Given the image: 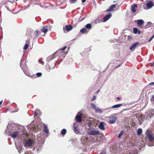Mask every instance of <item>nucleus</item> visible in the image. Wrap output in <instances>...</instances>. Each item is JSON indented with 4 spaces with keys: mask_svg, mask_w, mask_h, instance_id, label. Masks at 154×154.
I'll return each instance as SVG.
<instances>
[{
    "mask_svg": "<svg viewBox=\"0 0 154 154\" xmlns=\"http://www.w3.org/2000/svg\"><path fill=\"white\" fill-rule=\"evenodd\" d=\"M145 134L148 138L151 141L148 144V146L150 147L154 146V137L152 135L151 131L147 130L146 131Z\"/></svg>",
    "mask_w": 154,
    "mask_h": 154,
    "instance_id": "obj_1",
    "label": "nucleus"
},
{
    "mask_svg": "<svg viewBox=\"0 0 154 154\" xmlns=\"http://www.w3.org/2000/svg\"><path fill=\"white\" fill-rule=\"evenodd\" d=\"M92 26L90 23L86 24L85 27L80 30V32L82 33H85L88 32L91 29Z\"/></svg>",
    "mask_w": 154,
    "mask_h": 154,
    "instance_id": "obj_2",
    "label": "nucleus"
},
{
    "mask_svg": "<svg viewBox=\"0 0 154 154\" xmlns=\"http://www.w3.org/2000/svg\"><path fill=\"white\" fill-rule=\"evenodd\" d=\"M44 143V141L43 140L40 141L37 146L33 148V150L35 151L36 152H40L41 150Z\"/></svg>",
    "mask_w": 154,
    "mask_h": 154,
    "instance_id": "obj_3",
    "label": "nucleus"
},
{
    "mask_svg": "<svg viewBox=\"0 0 154 154\" xmlns=\"http://www.w3.org/2000/svg\"><path fill=\"white\" fill-rule=\"evenodd\" d=\"M20 65L25 74L28 76H30V75H29V73L27 71V67L26 64H25L23 65L22 63V62H21Z\"/></svg>",
    "mask_w": 154,
    "mask_h": 154,
    "instance_id": "obj_4",
    "label": "nucleus"
},
{
    "mask_svg": "<svg viewBox=\"0 0 154 154\" xmlns=\"http://www.w3.org/2000/svg\"><path fill=\"white\" fill-rule=\"evenodd\" d=\"M88 133L90 135L95 136L98 135L99 133V131L97 129L91 128L89 130Z\"/></svg>",
    "mask_w": 154,
    "mask_h": 154,
    "instance_id": "obj_5",
    "label": "nucleus"
},
{
    "mask_svg": "<svg viewBox=\"0 0 154 154\" xmlns=\"http://www.w3.org/2000/svg\"><path fill=\"white\" fill-rule=\"evenodd\" d=\"M59 52L58 51H57L53 54L48 56L46 59L47 61L49 62L50 61L59 55Z\"/></svg>",
    "mask_w": 154,
    "mask_h": 154,
    "instance_id": "obj_6",
    "label": "nucleus"
},
{
    "mask_svg": "<svg viewBox=\"0 0 154 154\" xmlns=\"http://www.w3.org/2000/svg\"><path fill=\"white\" fill-rule=\"evenodd\" d=\"M33 140L30 139L26 140L24 143V145L26 147H29L31 146L32 144Z\"/></svg>",
    "mask_w": 154,
    "mask_h": 154,
    "instance_id": "obj_7",
    "label": "nucleus"
},
{
    "mask_svg": "<svg viewBox=\"0 0 154 154\" xmlns=\"http://www.w3.org/2000/svg\"><path fill=\"white\" fill-rule=\"evenodd\" d=\"M117 119V117L114 116H111L109 119L108 122L110 124H113L115 122Z\"/></svg>",
    "mask_w": 154,
    "mask_h": 154,
    "instance_id": "obj_8",
    "label": "nucleus"
},
{
    "mask_svg": "<svg viewBox=\"0 0 154 154\" xmlns=\"http://www.w3.org/2000/svg\"><path fill=\"white\" fill-rule=\"evenodd\" d=\"M82 113L79 114H77L75 118V120L76 122H81L82 121Z\"/></svg>",
    "mask_w": 154,
    "mask_h": 154,
    "instance_id": "obj_9",
    "label": "nucleus"
},
{
    "mask_svg": "<svg viewBox=\"0 0 154 154\" xmlns=\"http://www.w3.org/2000/svg\"><path fill=\"white\" fill-rule=\"evenodd\" d=\"M112 16V15L111 13L108 14L106 15L103 19V22H105L108 20Z\"/></svg>",
    "mask_w": 154,
    "mask_h": 154,
    "instance_id": "obj_10",
    "label": "nucleus"
},
{
    "mask_svg": "<svg viewBox=\"0 0 154 154\" xmlns=\"http://www.w3.org/2000/svg\"><path fill=\"white\" fill-rule=\"evenodd\" d=\"M15 146L17 149L18 151V152L20 153L23 151V149L22 146L20 144H15Z\"/></svg>",
    "mask_w": 154,
    "mask_h": 154,
    "instance_id": "obj_11",
    "label": "nucleus"
},
{
    "mask_svg": "<svg viewBox=\"0 0 154 154\" xmlns=\"http://www.w3.org/2000/svg\"><path fill=\"white\" fill-rule=\"evenodd\" d=\"M66 46H64L63 48H62L60 50H59L58 51L59 52V56H63V58H64L65 56V53L62 52H60V51H63L65 50L66 48Z\"/></svg>",
    "mask_w": 154,
    "mask_h": 154,
    "instance_id": "obj_12",
    "label": "nucleus"
},
{
    "mask_svg": "<svg viewBox=\"0 0 154 154\" xmlns=\"http://www.w3.org/2000/svg\"><path fill=\"white\" fill-rule=\"evenodd\" d=\"M73 26L71 25H66L65 27V28L63 27V29L64 32H65V29L67 31H69L71 30L72 29Z\"/></svg>",
    "mask_w": 154,
    "mask_h": 154,
    "instance_id": "obj_13",
    "label": "nucleus"
},
{
    "mask_svg": "<svg viewBox=\"0 0 154 154\" xmlns=\"http://www.w3.org/2000/svg\"><path fill=\"white\" fill-rule=\"evenodd\" d=\"M116 6L115 4H113L110 6L106 10V12H110L114 11V9L116 8Z\"/></svg>",
    "mask_w": 154,
    "mask_h": 154,
    "instance_id": "obj_14",
    "label": "nucleus"
},
{
    "mask_svg": "<svg viewBox=\"0 0 154 154\" xmlns=\"http://www.w3.org/2000/svg\"><path fill=\"white\" fill-rule=\"evenodd\" d=\"M139 44V43L138 42L134 43L130 47V50L134 51V48L136 47V46Z\"/></svg>",
    "mask_w": 154,
    "mask_h": 154,
    "instance_id": "obj_15",
    "label": "nucleus"
},
{
    "mask_svg": "<svg viewBox=\"0 0 154 154\" xmlns=\"http://www.w3.org/2000/svg\"><path fill=\"white\" fill-rule=\"evenodd\" d=\"M104 122H102L99 125L98 127L100 129L103 130H104L105 129L104 125Z\"/></svg>",
    "mask_w": 154,
    "mask_h": 154,
    "instance_id": "obj_16",
    "label": "nucleus"
},
{
    "mask_svg": "<svg viewBox=\"0 0 154 154\" xmlns=\"http://www.w3.org/2000/svg\"><path fill=\"white\" fill-rule=\"evenodd\" d=\"M154 114V109L152 110L151 113H150L146 116V118L148 119H149L153 117Z\"/></svg>",
    "mask_w": 154,
    "mask_h": 154,
    "instance_id": "obj_17",
    "label": "nucleus"
},
{
    "mask_svg": "<svg viewBox=\"0 0 154 154\" xmlns=\"http://www.w3.org/2000/svg\"><path fill=\"white\" fill-rule=\"evenodd\" d=\"M137 25L139 26H140L144 23V21L141 19L138 20H137Z\"/></svg>",
    "mask_w": 154,
    "mask_h": 154,
    "instance_id": "obj_18",
    "label": "nucleus"
},
{
    "mask_svg": "<svg viewBox=\"0 0 154 154\" xmlns=\"http://www.w3.org/2000/svg\"><path fill=\"white\" fill-rule=\"evenodd\" d=\"M137 7V5L136 4H134L132 5L131 6V12L132 13H135L136 12V10L135 9V8Z\"/></svg>",
    "mask_w": 154,
    "mask_h": 154,
    "instance_id": "obj_19",
    "label": "nucleus"
},
{
    "mask_svg": "<svg viewBox=\"0 0 154 154\" xmlns=\"http://www.w3.org/2000/svg\"><path fill=\"white\" fill-rule=\"evenodd\" d=\"M146 5L148 9L150 8L153 6L152 2L151 1H149L147 3Z\"/></svg>",
    "mask_w": 154,
    "mask_h": 154,
    "instance_id": "obj_20",
    "label": "nucleus"
},
{
    "mask_svg": "<svg viewBox=\"0 0 154 154\" xmlns=\"http://www.w3.org/2000/svg\"><path fill=\"white\" fill-rule=\"evenodd\" d=\"M19 134V132L18 131H16L11 133L10 136L11 137L13 138H15L17 135Z\"/></svg>",
    "mask_w": 154,
    "mask_h": 154,
    "instance_id": "obj_21",
    "label": "nucleus"
},
{
    "mask_svg": "<svg viewBox=\"0 0 154 154\" xmlns=\"http://www.w3.org/2000/svg\"><path fill=\"white\" fill-rule=\"evenodd\" d=\"M48 26H44L41 29V30L42 32L45 33L48 31Z\"/></svg>",
    "mask_w": 154,
    "mask_h": 154,
    "instance_id": "obj_22",
    "label": "nucleus"
},
{
    "mask_svg": "<svg viewBox=\"0 0 154 154\" xmlns=\"http://www.w3.org/2000/svg\"><path fill=\"white\" fill-rule=\"evenodd\" d=\"M102 18H101L98 17L95 20L94 22V23L95 24L100 23L102 21Z\"/></svg>",
    "mask_w": 154,
    "mask_h": 154,
    "instance_id": "obj_23",
    "label": "nucleus"
},
{
    "mask_svg": "<svg viewBox=\"0 0 154 154\" xmlns=\"http://www.w3.org/2000/svg\"><path fill=\"white\" fill-rule=\"evenodd\" d=\"M152 25V23L150 22H148L146 24L145 26H143L142 28L143 29H146L150 27Z\"/></svg>",
    "mask_w": 154,
    "mask_h": 154,
    "instance_id": "obj_24",
    "label": "nucleus"
},
{
    "mask_svg": "<svg viewBox=\"0 0 154 154\" xmlns=\"http://www.w3.org/2000/svg\"><path fill=\"white\" fill-rule=\"evenodd\" d=\"M12 3H11L10 2H7L5 4V7L6 8V9L9 11H11L10 10L8 6L11 5H12Z\"/></svg>",
    "mask_w": 154,
    "mask_h": 154,
    "instance_id": "obj_25",
    "label": "nucleus"
},
{
    "mask_svg": "<svg viewBox=\"0 0 154 154\" xmlns=\"http://www.w3.org/2000/svg\"><path fill=\"white\" fill-rule=\"evenodd\" d=\"M44 131L47 134H48L49 133V129L47 127L45 124H44Z\"/></svg>",
    "mask_w": 154,
    "mask_h": 154,
    "instance_id": "obj_26",
    "label": "nucleus"
},
{
    "mask_svg": "<svg viewBox=\"0 0 154 154\" xmlns=\"http://www.w3.org/2000/svg\"><path fill=\"white\" fill-rule=\"evenodd\" d=\"M75 125V123H74ZM74 130L75 133L76 134H78L79 132V130L77 126H75V125H74L73 126Z\"/></svg>",
    "mask_w": 154,
    "mask_h": 154,
    "instance_id": "obj_27",
    "label": "nucleus"
},
{
    "mask_svg": "<svg viewBox=\"0 0 154 154\" xmlns=\"http://www.w3.org/2000/svg\"><path fill=\"white\" fill-rule=\"evenodd\" d=\"M15 125L14 123H11V124H9L7 127V128H11L12 129H14V127Z\"/></svg>",
    "mask_w": 154,
    "mask_h": 154,
    "instance_id": "obj_28",
    "label": "nucleus"
},
{
    "mask_svg": "<svg viewBox=\"0 0 154 154\" xmlns=\"http://www.w3.org/2000/svg\"><path fill=\"white\" fill-rule=\"evenodd\" d=\"M122 103L118 104H117L115 105H114L112 106L111 107L112 108H118L121 107L122 106Z\"/></svg>",
    "mask_w": 154,
    "mask_h": 154,
    "instance_id": "obj_29",
    "label": "nucleus"
},
{
    "mask_svg": "<svg viewBox=\"0 0 154 154\" xmlns=\"http://www.w3.org/2000/svg\"><path fill=\"white\" fill-rule=\"evenodd\" d=\"M133 32L135 34H136L137 32H138V33H140V32L136 28H133Z\"/></svg>",
    "mask_w": 154,
    "mask_h": 154,
    "instance_id": "obj_30",
    "label": "nucleus"
},
{
    "mask_svg": "<svg viewBox=\"0 0 154 154\" xmlns=\"http://www.w3.org/2000/svg\"><path fill=\"white\" fill-rule=\"evenodd\" d=\"M142 132V129L141 128H139L137 130V134L138 136H140Z\"/></svg>",
    "mask_w": 154,
    "mask_h": 154,
    "instance_id": "obj_31",
    "label": "nucleus"
},
{
    "mask_svg": "<svg viewBox=\"0 0 154 154\" xmlns=\"http://www.w3.org/2000/svg\"><path fill=\"white\" fill-rule=\"evenodd\" d=\"M66 132V130L65 129H63L60 132V134L62 135H65Z\"/></svg>",
    "mask_w": 154,
    "mask_h": 154,
    "instance_id": "obj_32",
    "label": "nucleus"
},
{
    "mask_svg": "<svg viewBox=\"0 0 154 154\" xmlns=\"http://www.w3.org/2000/svg\"><path fill=\"white\" fill-rule=\"evenodd\" d=\"M95 110L96 112H97V113H102L103 112L102 110H101L100 109H99L97 108L95 109Z\"/></svg>",
    "mask_w": 154,
    "mask_h": 154,
    "instance_id": "obj_33",
    "label": "nucleus"
},
{
    "mask_svg": "<svg viewBox=\"0 0 154 154\" xmlns=\"http://www.w3.org/2000/svg\"><path fill=\"white\" fill-rule=\"evenodd\" d=\"M40 113V110L38 109H37L35 110L34 113V116H36L38 115V113Z\"/></svg>",
    "mask_w": 154,
    "mask_h": 154,
    "instance_id": "obj_34",
    "label": "nucleus"
},
{
    "mask_svg": "<svg viewBox=\"0 0 154 154\" xmlns=\"http://www.w3.org/2000/svg\"><path fill=\"white\" fill-rule=\"evenodd\" d=\"M28 43V42L27 41H26V43L25 46H24V47H23V48L24 50H26L29 47V44H28V43Z\"/></svg>",
    "mask_w": 154,
    "mask_h": 154,
    "instance_id": "obj_35",
    "label": "nucleus"
},
{
    "mask_svg": "<svg viewBox=\"0 0 154 154\" xmlns=\"http://www.w3.org/2000/svg\"><path fill=\"white\" fill-rule=\"evenodd\" d=\"M124 133L123 131H121L118 136V138H120L122 137Z\"/></svg>",
    "mask_w": 154,
    "mask_h": 154,
    "instance_id": "obj_36",
    "label": "nucleus"
},
{
    "mask_svg": "<svg viewBox=\"0 0 154 154\" xmlns=\"http://www.w3.org/2000/svg\"><path fill=\"white\" fill-rule=\"evenodd\" d=\"M34 4L37 5H39V1L38 0H34Z\"/></svg>",
    "mask_w": 154,
    "mask_h": 154,
    "instance_id": "obj_37",
    "label": "nucleus"
},
{
    "mask_svg": "<svg viewBox=\"0 0 154 154\" xmlns=\"http://www.w3.org/2000/svg\"><path fill=\"white\" fill-rule=\"evenodd\" d=\"M91 106L92 108H93L94 109H95H95L97 108L96 107V105L93 103H91Z\"/></svg>",
    "mask_w": 154,
    "mask_h": 154,
    "instance_id": "obj_38",
    "label": "nucleus"
},
{
    "mask_svg": "<svg viewBox=\"0 0 154 154\" xmlns=\"http://www.w3.org/2000/svg\"><path fill=\"white\" fill-rule=\"evenodd\" d=\"M77 0H69V2L71 3H74L76 2Z\"/></svg>",
    "mask_w": 154,
    "mask_h": 154,
    "instance_id": "obj_39",
    "label": "nucleus"
},
{
    "mask_svg": "<svg viewBox=\"0 0 154 154\" xmlns=\"http://www.w3.org/2000/svg\"><path fill=\"white\" fill-rule=\"evenodd\" d=\"M36 75L37 77H40L42 75V73L40 72H38L36 73Z\"/></svg>",
    "mask_w": 154,
    "mask_h": 154,
    "instance_id": "obj_40",
    "label": "nucleus"
},
{
    "mask_svg": "<svg viewBox=\"0 0 154 154\" xmlns=\"http://www.w3.org/2000/svg\"><path fill=\"white\" fill-rule=\"evenodd\" d=\"M55 65H56V63H54V65H53V66H49V68L50 69H54L55 68Z\"/></svg>",
    "mask_w": 154,
    "mask_h": 154,
    "instance_id": "obj_41",
    "label": "nucleus"
},
{
    "mask_svg": "<svg viewBox=\"0 0 154 154\" xmlns=\"http://www.w3.org/2000/svg\"><path fill=\"white\" fill-rule=\"evenodd\" d=\"M38 62H39V63H41L42 65L44 64V62L42 61V59H40L38 61Z\"/></svg>",
    "mask_w": 154,
    "mask_h": 154,
    "instance_id": "obj_42",
    "label": "nucleus"
},
{
    "mask_svg": "<svg viewBox=\"0 0 154 154\" xmlns=\"http://www.w3.org/2000/svg\"><path fill=\"white\" fill-rule=\"evenodd\" d=\"M39 33V31L38 30H36L34 32V34L36 35H37Z\"/></svg>",
    "mask_w": 154,
    "mask_h": 154,
    "instance_id": "obj_43",
    "label": "nucleus"
},
{
    "mask_svg": "<svg viewBox=\"0 0 154 154\" xmlns=\"http://www.w3.org/2000/svg\"><path fill=\"white\" fill-rule=\"evenodd\" d=\"M154 37V34L149 39L148 41V42H150Z\"/></svg>",
    "mask_w": 154,
    "mask_h": 154,
    "instance_id": "obj_44",
    "label": "nucleus"
},
{
    "mask_svg": "<svg viewBox=\"0 0 154 154\" xmlns=\"http://www.w3.org/2000/svg\"><path fill=\"white\" fill-rule=\"evenodd\" d=\"M96 99V97L95 95H94L91 101H92L94 100H95Z\"/></svg>",
    "mask_w": 154,
    "mask_h": 154,
    "instance_id": "obj_45",
    "label": "nucleus"
},
{
    "mask_svg": "<svg viewBox=\"0 0 154 154\" xmlns=\"http://www.w3.org/2000/svg\"><path fill=\"white\" fill-rule=\"evenodd\" d=\"M151 101H154V95L152 96V98L151 99Z\"/></svg>",
    "mask_w": 154,
    "mask_h": 154,
    "instance_id": "obj_46",
    "label": "nucleus"
},
{
    "mask_svg": "<svg viewBox=\"0 0 154 154\" xmlns=\"http://www.w3.org/2000/svg\"><path fill=\"white\" fill-rule=\"evenodd\" d=\"M18 110H19V109H18V108H16L15 109L14 112H17Z\"/></svg>",
    "mask_w": 154,
    "mask_h": 154,
    "instance_id": "obj_47",
    "label": "nucleus"
},
{
    "mask_svg": "<svg viewBox=\"0 0 154 154\" xmlns=\"http://www.w3.org/2000/svg\"><path fill=\"white\" fill-rule=\"evenodd\" d=\"M110 41H111V42L115 43L116 42V39H114V40H111Z\"/></svg>",
    "mask_w": 154,
    "mask_h": 154,
    "instance_id": "obj_48",
    "label": "nucleus"
},
{
    "mask_svg": "<svg viewBox=\"0 0 154 154\" xmlns=\"http://www.w3.org/2000/svg\"><path fill=\"white\" fill-rule=\"evenodd\" d=\"M130 154H137L136 152H135L133 151L132 152H131L130 153Z\"/></svg>",
    "mask_w": 154,
    "mask_h": 154,
    "instance_id": "obj_49",
    "label": "nucleus"
},
{
    "mask_svg": "<svg viewBox=\"0 0 154 154\" xmlns=\"http://www.w3.org/2000/svg\"><path fill=\"white\" fill-rule=\"evenodd\" d=\"M27 8V7H26V6H24L23 8V10H25L26 9V8Z\"/></svg>",
    "mask_w": 154,
    "mask_h": 154,
    "instance_id": "obj_50",
    "label": "nucleus"
},
{
    "mask_svg": "<svg viewBox=\"0 0 154 154\" xmlns=\"http://www.w3.org/2000/svg\"><path fill=\"white\" fill-rule=\"evenodd\" d=\"M31 5V3H29V4L28 5L26 6L27 7V8H29L30 6V5Z\"/></svg>",
    "mask_w": 154,
    "mask_h": 154,
    "instance_id": "obj_51",
    "label": "nucleus"
},
{
    "mask_svg": "<svg viewBox=\"0 0 154 154\" xmlns=\"http://www.w3.org/2000/svg\"><path fill=\"white\" fill-rule=\"evenodd\" d=\"M154 85V82H151L149 84V85Z\"/></svg>",
    "mask_w": 154,
    "mask_h": 154,
    "instance_id": "obj_52",
    "label": "nucleus"
},
{
    "mask_svg": "<svg viewBox=\"0 0 154 154\" xmlns=\"http://www.w3.org/2000/svg\"><path fill=\"white\" fill-rule=\"evenodd\" d=\"M85 19V18L84 17H83V18L81 20H80V19H79V21H81L82 20H84Z\"/></svg>",
    "mask_w": 154,
    "mask_h": 154,
    "instance_id": "obj_53",
    "label": "nucleus"
},
{
    "mask_svg": "<svg viewBox=\"0 0 154 154\" xmlns=\"http://www.w3.org/2000/svg\"><path fill=\"white\" fill-rule=\"evenodd\" d=\"M121 64H119V65H118V66H116V68H118V67H119L120 66H121Z\"/></svg>",
    "mask_w": 154,
    "mask_h": 154,
    "instance_id": "obj_54",
    "label": "nucleus"
},
{
    "mask_svg": "<svg viewBox=\"0 0 154 154\" xmlns=\"http://www.w3.org/2000/svg\"><path fill=\"white\" fill-rule=\"evenodd\" d=\"M23 9H20V10H19L17 12H16V13H15V14L17 13H18V12H19V11H21L22 10H23Z\"/></svg>",
    "mask_w": 154,
    "mask_h": 154,
    "instance_id": "obj_55",
    "label": "nucleus"
},
{
    "mask_svg": "<svg viewBox=\"0 0 154 154\" xmlns=\"http://www.w3.org/2000/svg\"><path fill=\"white\" fill-rule=\"evenodd\" d=\"M82 3H84L86 1V0H82Z\"/></svg>",
    "mask_w": 154,
    "mask_h": 154,
    "instance_id": "obj_56",
    "label": "nucleus"
},
{
    "mask_svg": "<svg viewBox=\"0 0 154 154\" xmlns=\"http://www.w3.org/2000/svg\"><path fill=\"white\" fill-rule=\"evenodd\" d=\"M2 101L3 100H2L1 101H0V105L2 103Z\"/></svg>",
    "mask_w": 154,
    "mask_h": 154,
    "instance_id": "obj_57",
    "label": "nucleus"
},
{
    "mask_svg": "<svg viewBox=\"0 0 154 154\" xmlns=\"http://www.w3.org/2000/svg\"><path fill=\"white\" fill-rule=\"evenodd\" d=\"M117 99H118L119 100H120V98L119 97H117Z\"/></svg>",
    "mask_w": 154,
    "mask_h": 154,
    "instance_id": "obj_58",
    "label": "nucleus"
},
{
    "mask_svg": "<svg viewBox=\"0 0 154 154\" xmlns=\"http://www.w3.org/2000/svg\"><path fill=\"white\" fill-rule=\"evenodd\" d=\"M2 36H1V37H0V39H2Z\"/></svg>",
    "mask_w": 154,
    "mask_h": 154,
    "instance_id": "obj_59",
    "label": "nucleus"
},
{
    "mask_svg": "<svg viewBox=\"0 0 154 154\" xmlns=\"http://www.w3.org/2000/svg\"><path fill=\"white\" fill-rule=\"evenodd\" d=\"M99 90H98L97 91V93H98L99 92Z\"/></svg>",
    "mask_w": 154,
    "mask_h": 154,
    "instance_id": "obj_60",
    "label": "nucleus"
},
{
    "mask_svg": "<svg viewBox=\"0 0 154 154\" xmlns=\"http://www.w3.org/2000/svg\"><path fill=\"white\" fill-rule=\"evenodd\" d=\"M40 6H41V7H43V6H42L41 5H40Z\"/></svg>",
    "mask_w": 154,
    "mask_h": 154,
    "instance_id": "obj_61",
    "label": "nucleus"
},
{
    "mask_svg": "<svg viewBox=\"0 0 154 154\" xmlns=\"http://www.w3.org/2000/svg\"><path fill=\"white\" fill-rule=\"evenodd\" d=\"M0 29L2 30V27H0Z\"/></svg>",
    "mask_w": 154,
    "mask_h": 154,
    "instance_id": "obj_62",
    "label": "nucleus"
},
{
    "mask_svg": "<svg viewBox=\"0 0 154 154\" xmlns=\"http://www.w3.org/2000/svg\"><path fill=\"white\" fill-rule=\"evenodd\" d=\"M37 139L38 140H39V138H37Z\"/></svg>",
    "mask_w": 154,
    "mask_h": 154,
    "instance_id": "obj_63",
    "label": "nucleus"
},
{
    "mask_svg": "<svg viewBox=\"0 0 154 154\" xmlns=\"http://www.w3.org/2000/svg\"><path fill=\"white\" fill-rule=\"evenodd\" d=\"M100 154H102L101 153H100Z\"/></svg>",
    "mask_w": 154,
    "mask_h": 154,
    "instance_id": "obj_64",
    "label": "nucleus"
}]
</instances>
